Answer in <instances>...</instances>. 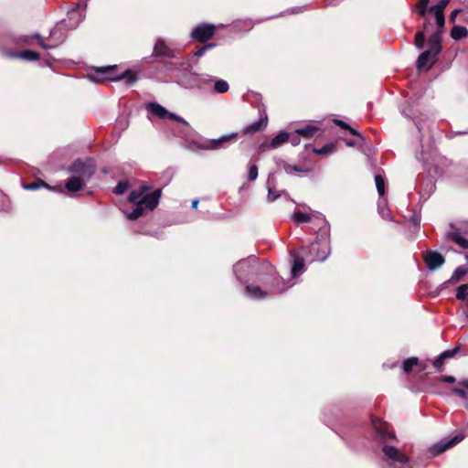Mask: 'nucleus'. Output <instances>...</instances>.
Segmentation results:
<instances>
[{
    "mask_svg": "<svg viewBox=\"0 0 468 468\" xmlns=\"http://www.w3.org/2000/svg\"><path fill=\"white\" fill-rule=\"evenodd\" d=\"M372 425L375 430L376 440L383 443L382 452L384 461L390 468H413L410 458L399 449L386 445L389 440H396L394 432L388 430V425L379 419H373Z\"/></svg>",
    "mask_w": 468,
    "mask_h": 468,
    "instance_id": "nucleus-1",
    "label": "nucleus"
},
{
    "mask_svg": "<svg viewBox=\"0 0 468 468\" xmlns=\"http://www.w3.org/2000/svg\"><path fill=\"white\" fill-rule=\"evenodd\" d=\"M318 221L319 229L316 236V240L313 242L309 247L302 249V251L305 258L313 261H324L327 259L330 254V226L326 221L323 214L316 216Z\"/></svg>",
    "mask_w": 468,
    "mask_h": 468,
    "instance_id": "nucleus-2",
    "label": "nucleus"
},
{
    "mask_svg": "<svg viewBox=\"0 0 468 468\" xmlns=\"http://www.w3.org/2000/svg\"><path fill=\"white\" fill-rule=\"evenodd\" d=\"M261 270L262 265L259 262V259L254 255H250L246 259L239 261L233 266V272L241 283L253 281L257 276L261 275Z\"/></svg>",
    "mask_w": 468,
    "mask_h": 468,
    "instance_id": "nucleus-3",
    "label": "nucleus"
},
{
    "mask_svg": "<svg viewBox=\"0 0 468 468\" xmlns=\"http://www.w3.org/2000/svg\"><path fill=\"white\" fill-rule=\"evenodd\" d=\"M162 190L155 189L150 194H146L136 201H130L134 205L133 209L131 212L126 213V217L130 220H136L142 217L145 211L154 210L159 204Z\"/></svg>",
    "mask_w": 468,
    "mask_h": 468,
    "instance_id": "nucleus-4",
    "label": "nucleus"
},
{
    "mask_svg": "<svg viewBox=\"0 0 468 468\" xmlns=\"http://www.w3.org/2000/svg\"><path fill=\"white\" fill-rule=\"evenodd\" d=\"M441 51V32L433 33L428 41V48L420 54L417 59V68L423 69L429 63V68L437 60V56Z\"/></svg>",
    "mask_w": 468,
    "mask_h": 468,
    "instance_id": "nucleus-5",
    "label": "nucleus"
},
{
    "mask_svg": "<svg viewBox=\"0 0 468 468\" xmlns=\"http://www.w3.org/2000/svg\"><path fill=\"white\" fill-rule=\"evenodd\" d=\"M96 170L95 163L91 158L76 159L67 169L68 173L85 181H89Z\"/></svg>",
    "mask_w": 468,
    "mask_h": 468,
    "instance_id": "nucleus-6",
    "label": "nucleus"
},
{
    "mask_svg": "<svg viewBox=\"0 0 468 468\" xmlns=\"http://www.w3.org/2000/svg\"><path fill=\"white\" fill-rule=\"evenodd\" d=\"M239 134L237 133H231L224 134L217 139L208 140L198 145L201 150H218L227 148L230 144L237 141Z\"/></svg>",
    "mask_w": 468,
    "mask_h": 468,
    "instance_id": "nucleus-7",
    "label": "nucleus"
},
{
    "mask_svg": "<svg viewBox=\"0 0 468 468\" xmlns=\"http://www.w3.org/2000/svg\"><path fill=\"white\" fill-rule=\"evenodd\" d=\"M261 282L269 286L270 293H281L292 286L290 282H285L282 277L272 273L265 274Z\"/></svg>",
    "mask_w": 468,
    "mask_h": 468,
    "instance_id": "nucleus-8",
    "label": "nucleus"
},
{
    "mask_svg": "<svg viewBox=\"0 0 468 468\" xmlns=\"http://www.w3.org/2000/svg\"><path fill=\"white\" fill-rule=\"evenodd\" d=\"M451 229L445 233V239L455 243L463 250H468V239L465 238L466 232L453 223L450 225Z\"/></svg>",
    "mask_w": 468,
    "mask_h": 468,
    "instance_id": "nucleus-9",
    "label": "nucleus"
},
{
    "mask_svg": "<svg viewBox=\"0 0 468 468\" xmlns=\"http://www.w3.org/2000/svg\"><path fill=\"white\" fill-rule=\"evenodd\" d=\"M464 437L465 435L463 433H458L450 440L440 441L431 446V452L434 456L439 455L445 452L446 450L461 442L464 439Z\"/></svg>",
    "mask_w": 468,
    "mask_h": 468,
    "instance_id": "nucleus-10",
    "label": "nucleus"
},
{
    "mask_svg": "<svg viewBox=\"0 0 468 468\" xmlns=\"http://www.w3.org/2000/svg\"><path fill=\"white\" fill-rule=\"evenodd\" d=\"M215 29L213 25L202 24L192 30L191 37L195 40L204 43L214 36Z\"/></svg>",
    "mask_w": 468,
    "mask_h": 468,
    "instance_id": "nucleus-11",
    "label": "nucleus"
},
{
    "mask_svg": "<svg viewBox=\"0 0 468 468\" xmlns=\"http://www.w3.org/2000/svg\"><path fill=\"white\" fill-rule=\"evenodd\" d=\"M291 257L293 260V263L291 269V273L292 278H297L301 274L305 271L304 266V255L302 252L301 254L297 251H291Z\"/></svg>",
    "mask_w": 468,
    "mask_h": 468,
    "instance_id": "nucleus-12",
    "label": "nucleus"
},
{
    "mask_svg": "<svg viewBox=\"0 0 468 468\" xmlns=\"http://www.w3.org/2000/svg\"><path fill=\"white\" fill-rule=\"evenodd\" d=\"M153 55L173 58H176V50L168 46L163 39H158L154 45Z\"/></svg>",
    "mask_w": 468,
    "mask_h": 468,
    "instance_id": "nucleus-13",
    "label": "nucleus"
},
{
    "mask_svg": "<svg viewBox=\"0 0 468 468\" xmlns=\"http://www.w3.org/2000/svg\"><path fill=\"white\" fill-rule=\"evenodd\" d=\"M425 261L429 271H435L443 265L445 260L441 254L432 251L426 256Z\"/></svg>",
    "mask_w": 468,
    "mask_h": 468,
    "instance_id": "nucleus-14",
    "label": "nucleus"
},
{
    "mask_svg": "<svg viewBox=\"0 0 468 468\" xmlns=\"http://www.w3.org/2000/svg\"><path fill=\"white\" fill-rule=\"evenodd\" d=\"M202 80H203L204 82H207L208 80L209 81H214V91L217 92V93H225L229 89V83L226 80H224L214 79L210 75L204 76V78Z\"/></svg>",
    "mask_w": 468,
    "mask_h": 468,
    "instance_id": "nucleus-15",
    "label": "nucleus"
},
{
    "mask_svg": "<svg viewBox=\"0 0 468 468\" xmlns=\"http://www.w3.org/2000/svg\"><path fill=\"white\" fill-rule=\"evenodd\" d=\"M246 294L253 299V300H261L264 299L267 294H269L268 291H263L261 287L255 285H246L245 287Z\"/></svg>",
    "mask_w": 468,
    "mask_h": 468,
    "instance_id": "nucleus-16",
    "label": "nucleus"
},
{
    "mask_svg": "<svg viewBox=\"0 0 468 468\" xmlns=\"http://www.w3.org/2000/svg\"><path fill=\"white\" fill-rule=\"evenodd\" d=\"M86 182L87 181L73 176L67 180L65 187L69 192H78L85 186Z\"/></svg>",
    "mask_w": 468,
    "mask_h": 468,
    "instance_id": "nucleus-17",
    "label": "nucleus"
},
{
    "mask_svg": "<svg viewBox=\"0 0 468 468\" xmlns=\"http://www.w3.org/2000/svg\"><path fill=\"white\" fill-rule=\"evenodd\" d=\"M267 126V116L264 118H261L260 120L245 126L243 128L244 134H250L253 133L260 132L263 130Z\"/></svg>",
    "mask_w": 468,
    "mask_h": 468,
    "instance_id": "nucleus-18",
    "label": "nucleus"
},
{
    "mask_svg": "<svg viewBox=\"0 0 468 468\" xmlns=\"http://www.w3.org/2000/svg\"><path fill=\"white\" fill-rule=\"evenodd\" d=\"M146 109L160 119H165L168 115V111L157 102H150L147 104Z\"/></svg>",
    "mask_w": 468,
    "mask_h": 468,
    "instance_id": "nucleus-19",
    "label": "nucleus"
},
{
    "mask_svg": "<svg viewBox=\"0 0 468 468\" xmlns=\"http://www.w3.org/2000/svg\"><path fill=\"white\" fill-rule=\"evenodd\" d=\"M319 131L320 129L316 125L306 124L302 128L296 129L295 133L306 139H311L314 137Z\"/></svg>",
    "mask_w": 468,
    "mask_h": 468,
    "instance_id": "nucleus-20",
    "label": "nucleus"
},
{
    "mask_svg": "<svg viewBox=\"0 0 468 468\" xmlns=\"http://www.w3.org/2000/svg\"><path fill=\"white\" fill-rule=\"evenodd\" d=\"M109 79L114 81L124 80L128 86L133 85L137 80L135 73L130 69L125 70L116 77H110Z\"/></svg>",
    "mask_w": 468,
    "mask_h": 468,
    "instance_id": "nucleus-21",
    "label": "nucleus"
},
{
    "mask_svg": "<svg viewBox=\"0 0 468 468\" xmlns=\"http://www.w3.org/2000/svg\"><path fill=\"white\" fill-rule=\"evenodd\" d=\"M30 38H35V39L37 40V42L38 46H39V47H41L43 49H51V48H55V47H57V46H58V43H55V44H47V43L44 41L43 37H42L39 34H37V33H35V34H33L32 36H27V37H25V38H24L23 42H24L25 44H29V43H30V42H29V39H30Z\"/></svg>",
    "mask_w": 468,
    "mask_h": 468,
    "instance_id": "nucleus-22",
    "label": "nucleus"
},
{
    "mask_svg": "<svg viewBox=\"0 0 468 468\" xmlns=\"http://www.w3.org/2000/svg\"><path fill=\"white\" fill-rule=\"evenodd\" d=\"M290 139V134L287 132H280L277 135H275L269 144L271 148H277L282 144L288 142Z\"/></svg>",
    "mask_w": 468,
    "mask_h": 468,
    "instance_id": "nucleus-23",
    "label": "nucleus"
},
{
    "mask_svg": "<svg viewBox=\"0 0 468 468\" xmlns=\"http://www.w3.org/2000/svg\"><path fill=\"white\" fill-rule=\"evenodd\" d=\"M467 268H465L464 266H459L457 267L453 273L452 274L451 278L444 282L443 285L444 286H448V284L450 283H454V282H459L467 272Z\"/></svg>",
    "mask_w": 468,
    "mask_h": 468,
    "instance_id": "nucleus-24",
    "label": "nucleus"
},
{
    "mask_svg": "<svg viewBox=\"0 0 468 468\" xmlns=\"http://www.w3.org/2000/svg\"><path fill=\"white\" fill-rule=\"evenodd\" d=\"M151 186L147 184L144 183L140 186L139 189L133 190L129 195V201H136L137 199H140L142 197L146 195L147 191L150 190Z\"/></svg>",
    "mask_w": 468,
    "mask_h": 468,
    "instance_id": "nucleus-25",
    "label": "nucleus"
},
{
    "mask_svg": "<svg viewBox=\"0 0 468 468\" xmlns=\"http://www.w3.org/2000/svg\"><path fill=\"white\" fill-rule=\"evenodd\" d=\"M468 36V29L463 26H454L451 30V37L454 40H461Z\"/></svg>",
    "mask_w": 468,
    "mask_h": 468,
    "instance_id": "nucleus-26",
    "label": "nucleus"
},
{
    "mask_svg": "<svg viewBox=\"0 0 468 468\" xmlns=\"http://www.w3.org/2000/svg\"><path fill=\"white\" fill-rule=\"evenodd\" d=\"M16 58H21L28 61H36L39 58V54L33 50H24L13 55Z\"/></svg>",
    "mask_w": 468,
    "mask_h": 468,
    "instance_id": "nucleus-27",
    "label": "nucleus"
},
{
    "mask_svg": "<svg viewBox=\"0 0 468 468\" xmlns=\"http://www.w3.org/2000/svg\"><path fill=\"white\" fill-rule=\"evenodd\" d=\"M378 208L379 215L383 218H385V219L391 218V212L388 207H386V200L384 197L379 198V200L378 202Z\"/></svg>",
    "mask_w": 468,
    "mask_h": 468,
    "instance_id": "nucleus-28",
    "label": "nucleus"
},
{
    "mask_svg": "<svg viewBox=\"0 0 468 468\" xmlns=\"http://www.w3.org/2000/svg\"><path fill=\"white\" fill-rule=\"evenodd\" d=\"M375 183H376V187H377L378 193L380 196V198H382L384 197L385 191H386V184H385L384 177L381 175H376L375 176Z\"/></svg>",
    "mask_w": 468,
    "mask_h": 468,
    "instance_id": "nucleus-29",
    "label": "nucleus"
},
{
    "mask_svg": "<svg viewBox=\"0 0 468 468\" xmlns=\"http://www.w3.org/2000/svg\"><path fill=\"white\" fill-rule=\"evenodd\" d=\"M430 12L432 13L435 16L436 24H437V27H439V30L437 32H441V34L442 29L445 25L444 12H442V11H430Z\"/></svg>",
    "mask_w": 468,
    "mask_h": 468,
    "instance_id": "nucleus-30",
    "label": "nucleus"
},
{
    "mask_svg": "<svg viewBox=\"0 0 468 468\" xmlns=\"http://www.w3.org/2000/svg\"><path fill=\"white\" fill-rule=\"evenodd\" d=\"M292 219L296 223H305L312 220V217L303 211H297L292 215Z\"/></svg>",
    "mask_w": 468,
    "mask_h": 468,
    "instance_id": "nucleus-31",
    "label": "nucleus"
},
{
    "mask_svg": "<svg viewBox=\"0 0 468 468\" xmlns=\"http://www.w3.org/2000/svg\"><path fill=\"white\" fill-rule=\"evenodd\" d=\"M419 362L417 357H410L406 359L402 364V368L405 373H410L412 370V367L416 366Z\"/></svg>",
    "mask_w": 468,
    "mask_h": 468,
    "instance_id": "nucleus-32",
    "label": "nucleus"
},
{
    "mask_svg": "<svg viewBox=\"0 0 468 468\" xmlns=\"http://www.w3.org/2000/svg\"><path fill=\"white\" fill-rule=\"evenodd\" d=\"M451 0H438L437 4L429 7V11H442L447 7Z\"/></svg>",
    "mask_w": 468,
    "mask_h": 468,
    "instance_id": "nucleus-33",
    "label": "nucleus"
},
{
    "mask_svg": "<svg viewBox=\"0 0 468 468\" xmlns=\"http://www.w3.org/2000/svg\"><path fill=\"white\" fill-rule=\"evenodd\" d=\"M334 148L335 146L333 144H327L321 148H314L313 151L317 154H328L333 153Z\"/></svg>",
    "mask_w": 468,
    "mask_h": 468,
    "instance_id": "nucleus-34",
    "label": "nucleus"
},
{
    "mask_svg": "<svg viewBox=\"0 0 468 468\" xmlns=\"http://www.w3.org/2000/svg\"><path fill=\"white\" fill-rule=\"evenodd\" d=\"M258 177V166L255 164H250L248 168V180L254 181Z\"/></svg>",
    "mask_w": 468,
    "mask_h": 468,
    "instance_id": "nucleus-35",
    "label": "nucleus"
},
{
    "mask_svg": "<svg viewBox=\"0 0 468 468\" xmlns=\"http://www.w3.org/2000/svg\"><path fill=\"white\" fill-rule=\"evenodd\" d=\"M129 184L127 181H120L113 188V193L116 195H122L128 189Z\"/></svg>",
    "mask_w": 468,
    "mask_h": 468,
    "instance_id": "nucleus-36",
    "label": "nucleus"
},
{
    "mask_svg": "<svg viewBox=\"0 0 468 468\" xmlns=\"http://www.w3.org/2000/svg\"><path fill=\"white\" fill-rule=\"evenodd\" d=\"M468 295V284H462L458 287L456 298L458 300H465Z\"/></svg>",
    "mask_w": 468,
    "mask_h": 468,
    "instance_id": "nucleus-37",
    "label": "nucleus"
},
{
    "mask_svg": "<svg viewBox=\"0 0 468 468\" xmlns=\"http://www.w3.org/2000/svg\"><path fill=\"white\" fill-rule=\"evenodd\" d=\"M429 2L430 0H420L417 5L418 13L423 17L426 16Z\"/></svg>",
    "mask_w": 468,
    "mask_h": 468,
    "instance_id": "nucleus-38",
    "label": "nucleus"
},
{
    "mask_svg": "<svg viewBox=\"0 0 468 468\" xmlns=\"http://www.w3.org/2000/svg\"><path fill=\"white\" fill-rule=\"evenodd\" d=\"M283 169L286 172V174H289V175H292L294 173L305 172L306 171V170L303 169L300 166L292 165H289L287 163H284Z\"/></svg>",
    "mask_w": 468,
    "mask_h": 468,
    "instance_id": "nucleus-39",
    "label": "nucleus"
},
{
    "mask_svg": "<svg viewBox=\"0 0 468 468\" xmlns=\"http://www.w3.org/2000/svg\"><path fill=\"white\" fill-rule=\"evenodd\" d=\"M41 186L49 188L48 185L43 181L33 182L23 186V187L27 190H37Z\"/></svg>",
    "mask_w": 468,
    "mask_h": 468,
    "instance_id": "nucleus-40",
    "label": "nucleus"
},
{
    "mask_svg": "<svg viewBox=\"0 0 468 468\" xmlns=\"http://www.w3.org/2000/svg\"><path fill=\"white\" fill-rule=\"evenodd\" d=\"M335 122L340 126L341 128L343 129H346L350 132L351 134L353 135H356L358 137H362L361 134L355 129H353L352 127H350L346 122H345L344 121L342 120H335Z\"/></svg>",
    "mask_w": 468,
    "mask_h": 468,
    "instance_id": "nucleus-41",
    "label": "nucleus"
},
{
    "mask_svg": "<svg viewBox=\"0 0 468 468\" xmlns=\"http://www.w3.org/2000/svg\"><path fill=\"white\" fill-rule=\"evenodd\" d=\"M425 35L422 31H419L415 36V46L417 48L421 49L424 47Z\"/></svg>",
    "mask_w": 468,
    "mask_h": 468,
    "instance_id": "nucleus-42",
    "label": "nucleus"
},
{
    "mask_svg": "<svg viewBox=\"0 0 468 468\" xmlns=\"http://www.w3.org/2000/svg\"><path fill=\"white\" fill-rule=\"evenodd\" d=\"M167 118L168 119H171L178 123H181L183 124L184 126L186 127H189V123L184 119L182 118L181 116L174 113V112H168V115H167Z\"/></svg>",
    "mask_w": 468,
    "mask_h": 468,
    "instance_id": "nucleus-43",
    "label": "nucleus"
},
{
    "mask_svg": "<svg viewBox=\"0 0 468 468\" xmlns=\"http://www.w3.org/2000/svg\"><path fill=\"white\" fill-rule=\"evenodd\" d=\"M215 47V44H206L201 48H197L194 55L197 58L202 57L207 50L212 49Z\"/></svg>",
    "mask_w": 468,
    "mask_h": 468,
    "instance_id": "nucleus-44",
    "label": "nucleus"
},
{
    "mask_svg": "<svg viewBox=\"0 0 468 468\" xmlns=\"http://www.w3.org/2000/svg\"><path fill=\"white\" fill-rule=\"evenodd\" d=\"M56 36H57V37H58V41L57 42L58 44L64 40V37H62L61 30L58 27H54L50 31V38L51 39H54L56 37Z\"/></svg>",
    "mask_w": 468,
    "mask_h": 468,
    "instance_id": "nucleus-45",
    "label": "nucleus"
},
{
    "mask_svg": "<svg viewBox=\"0 0 468 468\" xmlns=\"http://www.w3.org/2000/svg\"><path fill=\"white\" fill-rule=\"evenodd\" d=\"M8 209V200L6 196L0 191V211H5Z\"/></svg>",
    "mask_w": 468,
    "mask_h": 468,
    "instance_id": "nucleus-46",
    "label": "nucleus"
},
{
    "mask_svg": "<svg viewBox=\"0 0 468 468\" xmlns=\"http://www.w3.org/2000/svg\"><path fill=\"white\" fill-rule=\"evenodd\" d=\"M280 197L279 194H276L273 189L268 186V197H267V199L269 202H273L275 201L278 197Z\"/></svg>",
    "mask_w": 468,
    "mask_h": 468,
    "instance_id": "nucleus-47",
    "label": "nucleus"
},
{
    "mask_svg": "<svg viewBox=\"0 0 468 468\" xmlns=\"http://www.w3.org/2000/svg\"><path fill=\"white\" fill-rule=\"evenodd\" d=\"M451 390H452V393L458 395L463 399H466L467 394H466V391L464 389L457 388V387H454V388H452Z\"/></svg>",
    "mask_w": 468,
    "mask_h": 468,
    "instance_id": "nucleus-48",
    "label": "nucleus"
},
{
    "mask_svg": "<svg viewBox=\"0 0 468 468\" xmlns=\"http://www.w3.org/2000/svg\"><path fill=\"white\" fill-rule=\"evenodd\" d=\"M445 358L440 354L432 362L434 367L440 368L442 367Z\"/></svg>",
    "mask_w": 468,
    "mask_h": 468,
    "instance_id": "nucleus-49",
    "label": "nucleus"
},
{
    "mask_svg": "<svg viewBox=\"0 0 468 468\" xmlns=\"http://www.w3.org/2000/svg\"><path fill=\"white\" fill-rule=\"evenodd\" d=\"M300 134H297L295 133V134H292V135H290V139L289 141L291 142V144L293 145V146H296V145H299L300 143H301V139H300Z\"/></svg>",
    "mask_w": 468,
    "mask_h": 468,
    "instance_id": "nucleus-50",
    "label": "nucleus"
},
{
    "mask_svg": "<svg viewBox=\"0 0 468 468\" xmlns=\"http://www.w3.org/2000/svg\"><path fill=\"white\" fill-rule=\"evenodd\" d=\"M458 351V348H455V349H452V350H446L444 352H442L441 355L446 359V358H451L452 357L455 353H457Z\"/></svg>",
    "mask_w": 468,
    "mask_h": 468,
    "instance_id": "nucleus-51",
    "label": "nucleus"
},
{
    "mask_svg": "<svg viewBox=\"0 0 468 468\" xmlns=\"http://www.w3.org/2000/svg\"><path fill=\"white\" fill-rule=\"evenodd\" d=\"M461 12H462V9H460V8H459V9H455V10H453V11L451 13V15H450V17H449L450 21H451V22H452V23H454V22H455V19H456V17H457V16H458Z\"/></svg>",
    "mask_w": 468,
    "mask_h": 468,
    "instance_id": "nucleus-52",
    "label": "nucleus"
},
{
    "mask_svg": "<svg viewBox=\"0 0 468 468\" xmlns=\"http://www.w3.org/2000/svg\"><path fill=\"white\" fill-rule=\"evenodd\" d=\"M455 380V378L452 376H444L441 378V381L446 383H454Z\"/></svg>",
    "mask_w": 468,
    "mask_h": 468,
    "instance_id": "nucleus-53",
    "label": "nucleus"
},
{
    "mask_svg": "<svg viewBox=\"0 0 468 468\" xmlns=\"http://www.w3.org/2000/svg\"><path fill=\"white\" fill-rule=\"evenodd\" d=\"M341 2V0H326L327 5H336Z\"/></svg>",
    "mask_w": 468,
    "mask_h": 468,
    "instance_id": "nucleus-54",
    "label": "nucleus"
},
{
    "mask_svg": "<svg viewBox=\"0 0 468 468\" xmlns=\"http://www.w3.org/2000/svg\"><path fill=\"white\" fill-rule=\"evenodd\" d=\"M303 11L302 7H293L290 10L291 14H297Z\"/></svg>",
    "mask_w": 468,
    "mask_h": 468,
    "instance_id": "nucleus-55",
    "label": "nucleus"
},
{
    "mask_svg": "<svg viewBox=\"0 0 468 468\" xmlns=\"http://www.w3.org/2000/svg\"><path fill=\"white\" fill-rule=\"evenodd\" d=\"M412 223L415 225V227L419 228L420 224V219L419 218H413Z\"/></svg>",
    "mask_w": 468,
    "mask_h": 468,
    "instance_id": "nucleus-56",
    "label": "nucleus"
},
{
    "mask_svg": "<svg viewBox=\"0 0 468 468\" xmlns=\"http://www.w3.org/2000/svg\"><path fill=\"white\" fill-rule=\"evenodd\" d=\"M460 385L465 388L468 390V379L460 381Z\"/></svg>",
    "mask_w": 468,
    "mask_h": 468,
    "instance_id": "nucleus-57",
    "label": "nucleus"
},
{
    "mask_svg": "<svg viewBox=\"0 0 468 468\" xmlns=\"http://www.w3.org/2000/svg\"><path fill=\"white\" fill-rule=\"evenodd\" d=\"M401 113H402L405 117H407V118H410V119H413V120H414V117H413L411 114L407 113L405 110H401Z\"/></svg>",
    "mask_w": 468,
    "mask_h": 468,
    "instance_id": "nucleus-58",
    "label": "nucleus"
},
{
    "mask_svg": "<svg viewBox=\"0 0 468 468\" xmlns=\"http://www.w3.org/2000/svg\"><path fill=\"white\" fill-rule=\"evenodd\" d=\"M198 206V199H194L192 201V208L197 209Z\"/></svg>",
    "mask_w": 468,
    "mask_h": 468,
    "instance_id": "nucleus-59",
    "label": "nucleus"
},
{
    "mask_svg": "<svg viewBox=\"0 0 468 468\" xmlns=\"http://www.w3.org/2000/svg\"><path fill=\"white\" fill-rule=\"evenodd\" d=\"M346 144H347L348 146H353V145L355 144V143H354V142H352V141H348V142H346Z\"/></svg>",
    "mask_w": 468,
    "mask_h": 468,
    "instance_id": "nucleus-60",
    "label": "nucleus"
},
{
    "mask_svg": "<svg viewBox=\"0 0 468 468\" xmlns=\"http://www.w3.org/2000/svg\"><path fill=\"white\" fill-rule=\"evenodd\" d=\"M81 21V18L80 17L79 20L72 26V27H77Z\"/></svg>",
    "mask_w": 468,
    "mask_h": 468,
    "instance_id": "nucleus-61",
    "label": "nucleus"
},
{
    "mask_svg": "<svg viewBox=\"0 0 468 468\" xmlns=\"http://www.w3.org/2000/svg\"><path fill=\"white\" fill-rule=\"evenodd\" d=\"M414 122H415V124H416V126H417L418 130L420 132V127L419 122H417L415 120H414Z\"/></svg>",
    "mask_w": 468,
    "mask_h": 468,
    "instance_id": "nucleus-62",
    "label": "nucleus"
},
{
    "mask_svg": "<svg viewBox=\"0 0 468 468\" xmlns=\"http://www.w3.org/2000/svg\"><path fill=\"white\" fill-rule=\"evenodd\" d=\"M77 14H78V12H77V11H72V12L70 13V16H74V15H77Z\"/></svg>",
    "mask_w": 468,
    "mask_h": 468,
    "instance_id": "nucleus-63",
    "label": "nucleus"
}]
</instances>
